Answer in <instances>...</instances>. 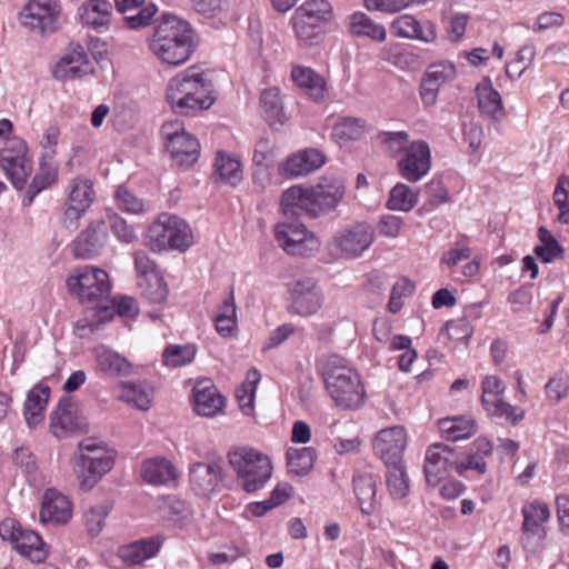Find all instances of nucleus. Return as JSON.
Returning a JSON list of instances; mask_svg holds the SVG:
<instances>
[{"label":"nucleus","instance_id":"1","mask_svg":"<svg viewBox=\"0 0 569 569\" xmlns=\"http://www.w3.org/2000/svg\"><path fill=\"white\" fill-rule=\"evenodd\" d=\"M149 49L162 63L183 64L194 50V32L188 21L166 13L154 27Z\"/></svg>","mask_w":569,"mask_h":569},{"label":"nucleus","instance_id":"2","mask_svg":"<svg viewBox=\"0 0 569 569\" xmlns=\"http://www.w3.org/2000/svg\"><path fill=\"white\" fill-rule=\"evenodd\" d=\"M167 100L176 113L194 116L214 103V87L204 72L190 68L169 81Z\"/></svg>","mask_w":569,"mask_h":569},{"label":"nucleus","instance_id":"3","mask_svg":"<svg viewBox=\"0 0 569 569\" xmlns=\"http://www.w3.org/2000/svg\"><path fill=\"white\" fill-rule=\"evenodd\" d=\"M321 370L326 388L337 406L357 409L363 403L365 390L359 375L346 359L330 355L322 359Z\"/></svg>","mask_w":569,"mask_h":569},{"label":"nucleus","instance_id":"4","mask_svg":"<svg viewBox=\"0 0 569 569\" xmlns=\"http://www.w3.org/2000/svg\"><path fill=\"white\" fill-rule=\"evenodd\" d=\"M227 458L236 473L238 485L248 493L261 490L271 479L273 471L271 459L256 448L248 446L231 448Z\"/></svg>","mask_w":569,"mask_h":569},{"label":"nucleus","instance_id":"5","mask_svg":"<svg viewBox=\"0 0 569 569\" xmlns=\"http://www.w3.org/2000/svg\"><path fill=\"white\" fill-rule=\"evenodd\" d=\"M78 479L81 489L91 490L114 466L117 451L106 442L87 438L78 443Z\"/></svg>","mask_w":569,"mask_h":569},{"label":"nucleus","instance_id":"6","mask_svg":"<svg viewBox=\"0 0 569 569\" xmlns=\"http://www.w3.org/2000/svg\"><path fill=\"white\" fill-rule=\"evenodd\" d=\"M146 241L154 252L168 249L186 251L192 244L193 237L186 221L163 213L148 228Z\"/></svg>","mask_w":569,"mask_h":569},{"label":"nucleus","instance_id":"7","mask_svg":"<svg viewBox=\"0 0 569 569\" xmlns=\"http://www.w3.org/2000/svg\"><path fill=\"white\" fill-rule=\"evenodd\" d=\"M67 287L69 292L82 303H93L108 297L111 283L104 270L92 266H83L77 268L69 276Z\"/></svg>","mask_w":569,"mask_h":569},{"label":"nucleus","instance_id":"8","mask_svg":"<svg viewBox=\"0 0 569 569\" xmlns=\"http://www.w3.org/2000/svg\"><path fill=\"white\" fill-rule=\"evenodd\" d=\"M161 137L166 150L178 166L189 167L198 160L200 144L186 131L182 122L178 120L164 122L161 127Z\"/></svg>","mask_w":569,"mask_h":569},{"label":"nucleus","instance_id":"9","mask_svg":"<svg viewBox=\"0 0 569 569\" xmlns=\"http://www.w3.org/2000/svg\"><path fill=\"white\" fill-rule=\"evenodd\" d=\"M289 313L299 317H311L323 306L325 297L312 278H299L287 283Z\"/></svg>","mask_w":569,"mask_h":569},{"label":"nucleus","instance_id":"10","mask_svg":"<svg viewBox=\"0 0 569 569\" xmlns=\"http://www.w3.org/2000/svg\"><path fill=\"white\" fill-rule=\"evenodd\" d=\"M274 237L279 246L291 256L309 257L318 252L321 246L320 239L297 221L279 222Z\"/></svg>","mask_w":569,"mask_h":569},{"label":"nucleus","instance_id":"11","mask_svg":"<svg viewBox=\"0 0 569 569\" xmlns=\"http://www.w3.org/2000/svg\"><path fill=\"white\" fill-rule=\"evenodd\" d=\"M375 229L367 222H358L338 231L331 241V248L340 258L360 257L373 242Z\"/></svg>","mask_w":569,"mask_h":569},{"label":"nucleus","instance_id":"12","mask_svg":"<svg viewBox=\"0 0 569 569\" xmlns=\"http://www.w3.org/2000/svg\"><path fill=\"white\" fill-rule=\"evenodd\" d=\"M60 16L61 9L56 0H29L19 19L30 30L46 33L58 29Z\"/></svg>","mask_w":569,"mask_h":569},{"label":"nucleus","instance_id":"13","mask_svg":"<svg viewBox=\"0 0 569 569\" xmlns=\"http://www.w3.org/2000/svg\"><path fill=\"white\" fill-rule=\"evenodd\" d=\"M505 390L506 386L500 378L487 376L482 381L481 403L490 416L503 418L516 425L522 420L525 413L523 411L516 413V407L502 399Z\"/></svg>","mask_w":569,"mask_h":569},{"label":"nucleus","instance_id":"14","mask_svg":"<svg viewBox=\"0 0 569 569\" xmlns=\"http://www.w3.org/2000/svg\"><path fill=\"white\" fill-rule=\"evenodd\" d=\"M94 197L96 193L90 180L76 178L71 181L68 203L62 218V223L67 229H77L79 219L92 204Z\"/></svg>","mask_w":569,"mask_h":569},{"label":"nucleus","instance_id":"15","mask_svg":"<svg viewBox=\"0 0 569 569\" xmlns=\"http://www.w3.org/2000/svg\"><path fill=\"white\" fill-rule=\"evenodd\" d=\"M430 167L431 151L429 144L422 140L409 143L398 162L401 177L409 182H418L429 172Z\"/></svg>","mask_w":569,"mask_h":569},{"label":"nucleus","instance_id":"16","mask_svg":"<svg viewBox=\"0 0 569 569\" xmlns=\"http://www.w3.org/2000/svg\"><path fill=\"white\" fill-rule=\"evenodd\" d=\"M522 543L525 548L535 551L540 547L545 538L543 523L550 517V510L546 503L532 501L522 507Z\"/></svg>","mask_w":569,"mask_h":569},{"label":"nucleus","instance_id":"17","mask_svg":"<svg viewBox=\"0 0 569 569\" xmlns=\"http://www.w3.org/2000/svg\"><path fill=\"white\" fill-rule=\"evenodd\" d=\"M50 431L58 439L68 438L86 430L87 423L78 415L77 407L69 399H61L50 415Z\"/></svg>","mask_w":569,"mask_h":569},{"label":"nucleus","instance_id":"18","mask_svg":"<svg viewBox=\"0 0 569 569\" xmlns=\"http://www.w3.org/2000/svg\"><path fill=\"white\" fill-rule=\"evenodd\" d=\"M406 446L407 433L400 426L382 429L373 439V450L385 465L401 462Z\"/></svg>","mask_w":569,"mask_h":569},{"label":"nucleus","instance_id":"19","mask_svg":"<svg viewBox=\"0 0 569 569\" xmlns=\"http://www.w3.org/2000/svg\"><path fill=\"white\" fill-rule=\"evenodd\" d=\"M457 456L443 443L430 446L426 452L425 475L428 485L436 486L451 470H456Z\"/></svg>","mask_w":569,"mask_h":569},{"label":"nucleus","instance_id":"20","mask_svg":"<svg viewBox=\"0 0 569 569\" xmlns=\"http://www.w3.org/2000/svg\"><path fill=\"white\" fill-rule=\"evenodd\" d=\"M91 72L92 66L79 44L66 52L52 68L53 78L63 82L80 79Z\"/></svg>","mask_w":569,"mask_h":569},{"label":"nucleus","instance_id":"21","mask_svg":"<svg viewBox=\"0 0 569 569\" xmlns=\"http://www.w3.org/2000/svg\"><path fill=\"white\" fill-rule=\"evenodd\" d=\"M391 33L396 37L432 43L437 39V28L431 20H417L413 16L401 14L390 24Z\"/></svg>","mask_w":569,"mask_h":569},{"label":"nucleus","instance_id":"22","mask_svg":"<svg viewBox=\"0 0 569 569\" xmlns=\"http://www.w3.org/2000/svg\"><path fill=\"white\" fill-rule=\"evenodd\" d=\"M326 158L318 149L309 148L289 156L282 161L278 171L286 178L306 176L325 164Z\"/></svg>","mask_w":569,"mask_h":569},{"label":"nucleus","instance_id":"23","mask_svg":"<svg viewBox=\"0 0 569 569\" xmlns=\"http://www.w3.org/2000/svg\"><path fill=\"white\" fill-rule=\"evenodd\" d=\"M107 238V222L104 220L92 221L74 240V256L83 259L97 256L104 247Z\"/></svg>","mask_w":569,"mask_h":569},{"label":"nucleus","instance_id":"24","mask_svg":"<svg viewBox=\"0 0 569 569\" xmlns=\"http://www.w3.org/2000/svg\"><path fill=\"white\" fill-rule=\"evenodd\" d=\"M310 189L317 216L336 208L345 194V184L337 177H326Z\"/></svg>","mask_w":569,"mask_h":569},{"label":"nucleus","instance_id":"25","mask_svg":"<svg viewBox=\"0 0 569 569\" xmlns=\"http://www.w3.org/2000/svg\"><path fill=\"white\" fill-rule=\"evenodd\" d=\"M281 209L287 217H318L311 197V189L301 186H292L282 193Z\"/></svg>","mask_w":569,"mask_h":569},{"label":"nucleus","instance_id":"26","mask_svg":"<svg viewBox=\"0 0 569 569\" xmlns=\"http://www.w3.org/2000/svg\"><path fill=\"white\" fill-rule=\"evenodd\" d=\"M71 515L72 508L69 499L53 488L47 489L42 498L40 521L42 523H66Z\"/></svg>","mask_w":569,"mask_h":569},{"label":"nucleus","instance_id":"27","mask_svg":"<svg viewBox=\"0 0 569 569\" xmlns=\"http://www.w3.org/2000/svg\"><path fill=\"white\" fill-rule=\"evenodd\" d=\"M113 8L108 0H87L78 8L81 23L98 32H103L109 28Z\"/></svg>","mask_w":569,"mask_h":569},{"label":"nucleus","instance_id":"28","mask_svg":"<svg viewBox=\"0 0 569 569\" xmlns=\"http://www.w3.org/2000/svg\"><path fill=\"white\" fill-rule=\"evenodd\" d=\"M224 406L223 397L210 380H203L193 387V409L203 417H214Z\"/></svg>","mask_w":569,"mask_h":569},{"label":"nucleus","instance_id":"29","mask_svg":"<svg viewBox=\"0 0 569 569\" xmlns=\"http://www.w3.org/2000/svg\"><path fill=\"white\" fill-rule=\"evenodd\" d=\"M190 483L199 496L208 497L217 491L221 481V467L217 462H197L190 468Z\"/></svg>","mask_w":569,"mask_h":569},{"label":"nucleus","instance_id":"30","mask_svg":"<svg viewBox=\"0 0 569 569\" xmlns=\"http://www.w3.org/2000/svg\"><path fill=\"white\" fill-rule=\"evenodd\" d=\"M0 168L4 171L12 186L21 190L26 187L32 171V162L24 153L14 154L11 151H2L0 153Z\"/></svg>","mask_w":569,"mask_h":569},{"label":"nucleus","instance_id":"31","mask_svg":"<svg viewBox=\"0 0 569 569\" xmlns=\"http://www.w3.org/2000/svg\"><path fill=\"white\" fill-rule=\"evenodd\" d=\"M163 539L161 536H152L133 541L119 550L120 558L130 566L140 565L153 558L160 550Z\"/></svg>","mask_w":569,"mask_h":569},{"label":"nucleus","instance_id":"32","mask_svg":"<svg viewBox=\"0 0 569 569\" xmlns=\"http://www.w3.org/2000/svg\"><path fill=\"white\" fill-rule=\"evenodd\" d=\"M97 367L110 377H127L133 373V366L116 350L101 345L94 349Z\"/></svg>","mask_w":569,"mask_h":569},{"label":"nucleus","instance_id":"33","mask_svg":"<svg viewBox=\"0 0 569 569\" xmlns=\"http://www.w3.org/2000/svg\"><path fill=\"white\" fill-rule=\"evenodd\" d=\"M49 396L50 388L43 383H38L28 391L23 405V417L28 427L36 428L43 421Z\"/></svg>","mask_w":569,"mask_h":569},{"label":"nucleus","instance_id":"34","mask_svg":"<svg viewBox=\"0 0 569 569\" xmlns=\"http://www.w3.org/2000/svg\"><path fill=\"white\" fill-rule=\"evenodd\" d=\"M478 108L485 116L499 120L503 116L500 93L493 88L490 78L485 77L476 87Z\"/></svg>","mask_w":569,"mask_h":569},{"label":"nucleus","instance_id":"35","mask_svg":"<svg viewBox=\"0 0 569 569\" xmlns=\"http://www.w3.org/2000/svg\"><path fill=\"white\" fill-rule=\"evenodd\" d=\"M291 78L293 82L316 102L322 101L326 97V81L311 68L297 66L292 68Z\"/></svg>","mask_w":569,"mask_h":569},{"label":"nucleus","instance_id":"36","mask_svg":"<svg viewBox=\"0 0 569 569\" xmlns=\"http://www.w3.org/2000/svg\"><path fill=\"white\" fill-rule=\"evenodd\" d=\"M348 31L353 37H367L373 41L386 40L387 31L382 24L376 23L363 12H353L347 19Z\"/></svg>","mask_w":569,"mask_h":569},{"label":"nucleus","instance_id":"37","mask_svg":"<svg viewBox=\"0 0 569 569\" xmlns=\"http://www.w3.org/2000/svg\"><path fill=\"white\" fill-rule=\"evenodd\" d=\"M141 473L148 483L171 485L177 480L173 465L163 458H152L143 462Z\"/></svg>","mask_w":569,"mask_h":569},{"label":"nucleus","instance_id":"38","mask_svg":"<svg viewBox=\"0 0 569 569\" xmlns=\"http://www.w3.org/2000/svg\"><path fill=\"white\" fill-rule=\"evenodd\" d=\"M119 398L140 410H148L153 401V388L146 381L122 382Z\"/></svg>","mask_w":569,"mask_h":569},{"label":"nucleus","instance_id":"39","mask_svg":"<svg viewBox=\"0 0 569 569\" xmlns=\"http://www.w3.org/2000/svg\"><path fill=\"white\" fill-rule=\"evenodd\" d=\"M439 430L445 439L458 441L476 432V422L469 416L447 417L439 420Z\"/></svg>","mask_w":569,"mask_h":569},{"label":"nucleus","instance_id":"40","mask_svg":"<svg viewBox=\"0 0 569 569\" xmlns=\"http://www.w3.org/2000/svg\"><path fill=\"white\" fill-rule=\"evenodd\" d=\"M14 548L32 562H42L47 558V550L41 537L32 530L22 529L16 539Z\"/></svg>","mask_w":569,"mask_h":569},{"label":"nucleus","instance_id":"41","mask_svg":"<svg viewBox=\"0 0 569 569\" xmlns=\"http://www.w3.org/2000/svg\"><path fill=\"white\" fill-rule=\"evenodd\" d=\"M353 490L362 513L370 515L375 509L376 479L370 473L358 475L353 478Z\"/></svg>","mask_w":569,"mask_h":569},{"label":"nucleus","instance_id":"42","mask_svg":"<svg viewBox=\"0 0 569 569\" xmlns=\"http://www.w3.org/2000/svg\"><path fill=\"white\" fill-rule=\"evenodd\" d=\"M286 458L289 473L302 477L308 475L312 469L316 460V452L310 447H290L286 452Z\"/></svg>","mask_w":569,"mask_h":569},{"label":"nucleus","instance_id":"43","mask_svg":"<svg viewBox=\"0 0 569 569\" xmlns=\"http://www.w3.org/2000/svg\"><path fill=\"white\" fill-rule=\"evenodd\" d=\"M366 132V121L359 118L346 117L332 128L331 137L339 144L360 139Z\"/></svg>","mask_w":569,"mask_h":569},{"label":"nucleus","instance_id":"44","mask_svg":"<svg viewBox=\"0 0 569 569\" xmlns=\"http://www.w3.org/2000/svg\"><path fill=\"white\" fill-rule=\"evenodd\" d=\"M386 466V481L390 496L393 499H403L409 493L410 482L402 461Z\"/></svg>","mask_w":569,"mask_h":569},{"label":"nucleus","instance_id":"45","mask_svg":"<svg viewBox=\"0 0 569 569\" xmlns=\"http://www.w3.org/2000/svg\"><path fill=\"white\" fill-rule=\"evenodd\" d=\"M295 16L319 24L327 23L332 17V7L327 0H306L295 10Z\"/></svg>","mask_w":569,"mask_h":569},{"label":"nucleus","instance_id":"46","mask_svg":"<svg viewBox=\"0 0 569 569\" xmlns=\"http://www.w3.org/2000/svg\"><path fill=\"white\" fill-rule=\"evenodd\" d=\"M57 177L58 169L53 160L39 158V169L28 189L29 201L31 202L38 193L51 186L57 180Z\"/></svg>","mask_w":569,"mask_h":569},{"label":"nucleus","instance_id":"47","mask_svg":"<svg viewBox=\"0 0 569 569\" xmlns=\"http://www.w3.org/2000/svg\"><path fill=\"white\" fill-rule=\"evenodd\" d=\"M418 202V191L409 186L398 182L389 193L387 207L390 210L410 211Z\"/></svg>","mask_w":569,"mask_h":569},{"label":"nucleus","instance_id":"48","mask_svg":"<svg viewBox=\"0 0 569 569\" xmlns=\"http://www.w3.org/2000/svg\"><path fill=\"white\" fill-rule=\"evenodd\" d=\"M216 172L231 186H237L242 180L240 161L226 152H218L214 162Z\"/></svg>","mask_w":569,"mask_h":569},{"label":"nucleus","instance_id":"49","mask_svg":"<svg viewBox=\"0 0 569 569\" xmlns=\"http://www.w3.org/2000/svg\"><path fill=\"white\" fill-rule=\"evenodd\" d=\"M291 20L295 34L301 47L309 48L318 44L321 41V24L308 21L295 14L292 16Z\"/></svg>","mask_w":569,"mask_h":569},{"label":"nucleus","instance_id":"50","mask_svg":"<svg viewBox=\"0 0 569 569\" xmlns=\"http://www.w3.org/2000/svg\"><path fill=\"white\" fill-rule=\"evenodd\" d=\"M197 355V347L192 343L169 345L162 352V362L167 367H182L191 363Z\"/></svg>","mask_w":569,"mask_h":569},{"label":"nucleus","instance_id":"51","mask_svg":"<svg viewBox=\"0 0 569 569\" xmlns=\"http://www.w3.org/2000/svg\"><path fill=\"white\" fill-rule=\"evenodd\" d=\"M141 295L152 303H161L167 299L168 287L160 273L138 280Z\"/></svg>","mask_w":569,"mask_h":569},{"label":"nucleus","instance_id":"52","mask_svg":"<svg viewBox=\"0 0 569 569\" xmlns=\"http://www.w3.org/2000/svg\"><path fill=\"white\" fill-rule=\"evenodd\" d=\"M538 238L541 244L535 248V253L542 262H552L557 256L562 253V247L547 228L540 227L538 229Z\"/></svg>","mask_w":569,"mask_h":569},{"label":"nucleus","instance_id":"53","mask_svg":"<svg viewBox=\"0 0 569 569\" xmlns=\"http://www.w3.org/2000/svg\"><path fill=\"white\" fill-rule=\"evenodd\" d=\"M555 204L559 208L558 220L561 223L569 222V177L561 174L553 192Z\"/></svg>","mask_w":569,"mask_h":569},{"label":"nucleus","instance_id":"54","mask_svg":"<svg viewBox=\"0 0 569 569\" xmlns=\"http://www.w3.org/2000/svg\"><path fill=\"white\" fill-rule=\"evenodd\" d=\"M377 139L393 156L401 151L405 152L409 146V134L406 131H382L377 136Z\"/></svg>","mask_w":569,"mask_h":569},{"label":"nucleus","instance_id":"55","mask_svg":"<svg viewBox=\"0 0 569 569\" xmlns=\"http://www.w3.org/2000/svg\"><path fill=\"white\" fill-rule=\"evenodd\" d=\"M425 77L441 87L456 78V67L450 61H440L428 67Z\"/></svg>","mask_w":569,"mask_h":569},{"label":"nucleus","instance_id":"56","mask_svg":"<svg viewBox=\"0 0 569 569\" xmlns=\"http://www.w3.org/2000/svg\"><path fill=\"white\" fill-rule=\"evenodd\" d=\"M108 224L118 238L119 241L124 243H132L137 240V234L132 226H129L127 221L116 212L107 213Z\"/></svg>","mask_w":569,"mask_h":569},{"label":"nucleus","instance_id":"57","mask_svg":"<svg viewBox=\"0 0 569 569\" xmlns=\"http://www.w3.org/2000/svg\"><path fill=\"white\" fill-rule=\"evenodd\" d=\"M109 507L104 503L91 507L84 513L87 530L90 536H98L103 526L107 516L109 515Z\"/></svg>","mask_w":569,"mask_h":569},{"label":"nucleus","instance_id":"58","mask_svg":"<svg viewBox=\"0 0 569 569\" xmlns=\"http://www.w3.org/2000/svg\"><path fill=\"white\" fill-rule=\"evenodd\" d=\"M117 206L122 211L128 213L138 214L144 211V203L130 190L119 187L114 194Z\"/></svg>","mask_w":569,"mask_h":569},{"label":"nucleus","instance_id":"59","mask_svg":"<svg viewBox=\"0 0 569 569\" xmlns=\"http://www.w3.org/2000/svg\"><path fill=\"white\" fill-rule=\"evenodd\" d=\"M415 284L408 279H400L397 281L391 290L390 299L388 302V310L391 313H397L403 306L402 299L412 295Z\"/></svg>","mask_w":569,"mask_h":569},{"label":"nucleus","instance_id":"60","mask_svg":"<svg viewBox=\"0 0 569 569\" xmlns=\"http://www.w3.org/2000/svg\"><path fill=\"white\" fill-rule=\"evenodd\" d=\"M260 100L268 118L280 121L282 108L278 89L270 88L262 91Z\"/></svg>","mask_w":569,"mask_h":569},{"label":"nucleus","instance_id":"61","mask_svg":"<svg viewBox=\"0 0 569 569\" xmlns=\"http://www.w3.org/2000/svg\"><path fill=\"white\" fill-rule=\"evenodd\" d=\"M545 390L548 399L559 402L567 396L569 390V379L567 375L562 372L555 375L545 386Z\"/></svg>","mask_w":569,"mask_h":569},{"label":"nucleus","instance_id":"62","mask_svg":"<svg viewBox=\"0 0 569 569\" xmlns=\"http://www.w3.org/2000/svg\"><path fill=\"white\" fill-rule=\"evenodd\" d=\"M60 137V130L57 126H49L43 133L42 140L40 142L42 148V153L40 159L44 160H53L57 153L58 141Z\"/></svg>","mask_w":569,"mask_h":569},{"label":"nucleus","instance_id":"63","mask_svg":"<svg viewBox=\"0 0 569 569\" xmlns=\"http://www.w3.org/2000/svg\"><path fill=\"white\" fill-rule=\"evenodd\" d=\"M536 57V48L532 44L522 46L517 52L516 59L506 66V73L511 74V69L519 64L517 77H520L525 70L531 64Z\"/></svg>","mask_w":569,"mask_h":569},{"label":"nucleus","instance_id":"64","mask_svg":"<svg viewBox=\"0 0 569 569\" xmlns=\"http://www.w3.org/2000/svg\"><path fill=\"white\" fill-rule=\"evenodd\" d=\"M194 12L204 18H214L219 16L227 0H188Z\"/></svg>","mask_w":569,"mask_h":569}]
</instances>
